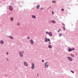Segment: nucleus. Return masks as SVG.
<instances>
[{
	"label": "nucleus",
	"mask_w": 78,
	"mask_h": 78,
	"mask_svg": "<svg viewBox=\"0 0 78 78\" xmlns=\"http://www.w3.org/2000/svg\"><path fill=\"white\" fill-rule=\"evenodd\" d=\"M19 55L20 56V57H23V54L22 53V52H19Z\"/></svg>",
	"instance_id": "f257e3e1"
},
{
	"label": "nucleus",
	"mask_w": 78,
	"mask_h": 78,
	"mask_svg": "<svg viewBox=\"0 0 78 78\" xmlns=\"http://www.w3.org/2000/svg\"><path fill=\"white\" fill-rule=\"evenodd\" d=\"M31 68L32 69H34V64L32 63L31 64Z\"/></svg>",
	"instance_id": "f03ea898"
},
{
	"label": "nucleus",
	"mask_w": 78,
	"mask_h": 78,
	"mask_svg": "<svg viewBox=\"0 0 78 78\" xmlns=\"http://www.w3.org/2000/svg\"><path fill=\"white\" fill-rule=\"evenodd\" d=\"M9 9L10 11H13V8L11 6H9Z\"/></svg>",
	"instance_id": "7ed1b4c3"
},
{
	"label": "nucleus",
	"mask_w": 78,
	"mask_h": 78,
	"mask_svg": "<svg viewBox=\"0 0 78 78\" xmlns=\"http://www.w3.org/2000/svg\"><path fill=\"white\" fill-rule=\"evenodd\" d=\"M24 66H28V63H27V62H24Z\"/></svg>",
	"instance_id": "20e7f679"
},
{
	"label": "nucleus",
	"mask_w": 78,
	"mask_h": 78,
	"mask_svg": "<svg viewBox=\"0 0 78 78\" xmlns=\"http://www.w3.org/2000/svg\"><path fill=\"white\" fill-rule=\"evenodd\" d=\"M67 58L69 59V60L70 61H72V58L71 57H68Z\"/></svg>",
	"instance_id": "39448f33"
},
{
	"label": "nucleus",
	"mask_w": 78,
	"mask_h": 78,
	"mask_svg": "<svg viewBox=\"0 0 78 78\" xmlns=\"http://www.w3.org/2000/svg\"><path fill=\"white\" fill-rule=\"evenodd\" d=\"M30 42L31 44H34V41L33 40H30Z\"/></svg>",
	"instance_id": "423d86ee"
},
{
	"label": "nucleus",
	"mask_w": 78,
	"mask_h": 78,
	"mask_svg": "<svg viewBox=\"0 0 78 78\" xmlns=\"http://www.w3.org/2000/svg\"><path fill=\"white\" fill-rule=\"evenodd\" d=\"M48 35L49 36H52V33L51 32H49Z\"/></svg>",
	"instance_id": "0eeeda50"
},
{
	"label": "nucleus",
	"mask_w": 78,
	"mask_h": 78,
	"mask_svg": "<svg viewBox=\"0 0 78 78\" xmlns=\"http://www.w3.org/2000/svg\"><path fill=\"white\" fill-rule=\"evenodd\" d=\"M32 18H33V19H36V17L34 15H32Z\"/></svg>",
	"instance_id": "6e6552de"
},
{
	"label": "nucleus",
	"mask_w": 78,
	"mask_h": 78,
	"mask_svg": "<svg viewBox=\"0 0 78 78\" xmlns=\"http://www.w3.org/2000/svg\"><path fill=\"white\" fill-rule=\"evenodd\" d=\"M48 47L49 48H50V49H51V48H52V47L51 45L50 44L48 46Z\"/></svg>",
	"instance_id": "1a4fd4ad"
},
{
	"label": "nucleus",
	"mask_w": 78,
	"mask_h": 78,
	"mask_svg": "<svg viewBox=\"0 0 78 78\" xmlns=\"http://www.w3.org/2000/svg\"><path fill=\"white\" fill-rule=\"evenodd\" d=\"M9 38L10 39H14V38H13V37L11 36H10L9 37Z\"/></svg>",
	"instance_id": "9d476101"
},
{
	"label": "nucleus",
	"mask_w": 78,
	"mask_h": 78,
	"mask_svg": "<svg viewBox=\"0 0 78 78\" xmlns=\"http://www.w3.org/2000/svg\"><path fill=\"white\" fill-rule=\"evenodd\" d=\"M0 43L2 44H4V42H3V41L1 40L0 41Z\"/></svg>",
	"instance_id": "9b49d317"
},
{
	"label": "nucleus",
	"mask_w": 78,
	"mask_h": 78,
	"mask_svg": "<svg viewBox=\"0 0 78 78\" xmlns=\"http://www.w3.org/2000/svg\"><path fill=\"white\" fill-rule=\"evenodd\" d=\"M68 51H72V48H69L68 49Z\"/></svg>",
	"instance_id": "f8f14e48"
},
{
	"label": "nucleus",
	"mask_w": 78,
	"mask_h": 78,
	"mask_svg": "<svg viewBox=\"0 0 78 78\" xmlns=\"http://www.w3.org/2000/svg\"><path fill=\"white\" fill-rule=\"evenodd\" d=\"M51 22H52V23H55V21L52 20L51 21Z\"/></svg>",
	"instance_id": "ddd939ff"
},
{
	"label": "nucleus",
	"mask_w": 78,
	"mask_h": 78,
	"mask_svg": "<svg viewBox=\"0 0 78 78\" xmlns=\"http://www.w3.org/2000/svg\"><path fill=\"white\" fill-rule=\"evenodd\" d=\"M48 40V39H47V38H45V42H47Z\"/></svg>",
	"instance_id": "4468645a"
},
{
	"label": "nucleus",
	"mask_w": 78,
	"mask_h": 78,
	"mask_svg": "<svg viewBox=\"0 0 78 78\" xmlns=\"http://www.w3.org/2000/svg\"><path fill=\"white\" fill-rule=\"evenodd\" d=\"M45 67L46 68H47L48 67V65H46L45 66Z\"/></svg>",
	"instance_id": "2eb2a0df"
},
{
	"label": "nucleus",
	"mask_w": 78,
	"mask_h": 78,
	"mask_svg": "<svg viewBox=\"0 0 78 78\" xmlns=\"http://www.w3.org/2000/svg\"><path fill=\"white\" fill-rule=\"evenodd\" d=\"M10 4L11 5H14V3L13 2H11Z\"/></svg>",
	"instance_id": "dca6fc26"
},
{
	"label": "nucleus",
	"mask_w": 78,
	"mask_h": 78,
	"mask_svg": "<svg viewBox=\"0 0 78 78\" xmlns=\"http://www.w3.org/2000/svg\"><path fill=\"white\" fill-rule=\"evenodd\" d=\"M10 20H11V21L13 20H14V18L13 17L10 18Z\"/></svg>",
	"instance_id": "f3484780"
},
{
	"label": "nucleus",
	"mask_w": 78,
	"mask_h": 78,
	"mask_svg": "<svg viewBox=\"0 0 78 78\" xmlns=\"http://www.w3.org/2000/svg\"><path fill=\"white\" fill-rule=\"evenodd\" d=\"M39 5H37V9H39Z\"/></svg>",
	"instance_id": "a211bd4d"
},
{
	"label": "nucleus",
	"mask_w": 78,
	"mask_h": 78,
	"mask_svg": "<svg viewBox=\"0 0 78 78\" xmlns=\"http://www.w3.org/2000/svg\"><path fill=\"white\" fill-rule=\"evenodd\" d=\"M49 32H48V31H46V34H49Z\"/></svg>",
	"instance_id": "6ab92c4d"
},
{
	"label": "nucleus",
	"mask_w": 78,
	"mask_h": 78,
	"mask_svg": "<svg viewBox=\"0 0 78 78\" xmlns=\"http://www.w3.org/2000/svg\"><path fill=\"white\" fill-rule=\"evenodd\" d=\"M48 41V42H50V39H48L47 42Z\"/></svg>",
	"instance_id": "aec40b11"
},
{
	"label": "nucleus",
	"mask_w": 78,
	"mask_h": 78,
	"mask_svg": "<svg viewBox=\"0 0 78 78\" xmlns=\"http://www.w3.org/2000/svg\"><path fill=\"white\" fill-rule=\"evenodd\" d=\"M71 56H72V57H74V55L73 54H71Z\"/></svg>",
	"instance_id": "412c9836"
},
{
	"label": "nucleus",
	"mask_w": 78,
	"mask_h": 78,
	"mask_svg": "<svg viewBox=\"0 0 78 78\" xmlns=\"http://www.w3.org/2000/svg\"><path fill=\"white\" fill-rule=\"evenodd\" d=\"M63 29L65 30H66V28L64 27H63Z\"/></svg>",
	"instance_id": "4be33fe9"
},
{
	"label": "nucleus",
	"mask_w": 78,
	"mask_h": 78,
	"mask_svg": "<svg viewBox=\"0 0 78 78\" xmlns=\"http://www.w3.org/2000/svg\"><path fill=\"white\" fill-rule=\"evenodd\" d=\"M59 36H60V37H61V36H62V34H59Z\"/></svg>",
	"instance_id": "5701e85b"
},
{
	"label": "nucleus",
	"mask_w": 78,
	"mask_h": 78,
	"mask_svg": "<svg viewBox=\"0 0 78 78\" xmlns=\"http://www.w3.org/2000/svg\"><path fill=\"white\" fill-rule=\"evenodd\" d=\"M71 72L72 73H74V72L73 71H71Z\"/></svg>",
	"instance_id": "b1692460"
},
{
	"label": "nucleus",
	"mask_w": 78,
	"mask_h": 78,
	"mask_svg": "<svg viewBox=\"0 0 78 78\" xmlns=\"http://www.w3.org/2000/svg\"><path fill=\"white\" fill-rule=\"evenodd\" d=\"M43 7H41V11H42V10L43 9Z\"/></svg>",
	"instance_id": "393cba45"
},
{
	"label": "nucleus",
	"mask_w": 78,
	"mask_h": 78,
	"mask_svg": "<svg viewBox=\"0 0 78 78\" xmlns=\"http://www.w3.org/2000/svg\"><path fill=\"white\" fill-rule=\"evenodd\" d=\"M17 25H18V26H19L20 25V23H18Z\"/></svg>",
	"instance_id": "a878e982"
},
{
	"label": "nucleus",
	"mask_w": 78,
	"mask_h": 78,
	"mask_svg": "<svg viewBox=\"0 0 78 78\" xmlns=\"http://www.w3.org/2000/svg\"><path fill=\"white\" fill-rule=\"evenodd\" d=\"M52 3H56V2L55 1H52Z\"/></svg>",
	"instance_id": "bb28decb"
},
{
	"label": "nucleus",
	"mask_w": 78,
	"mask_h": 78,
	"mask_svg": "<svg viewBox=\"0 0 78 78\" xmlns=\"http://www.w3.org/2000/svg\"><path fill=\"white\" fill-rule=\"evenodd\" d=\"M27 39H30V37H27Z\"/></svg>",
	"instance_id": "cd10ccee"
},
{
	"label": "nucleus",
	"mask_w": 78,
	"mask_h": 78,
	"mask_svg": "<svg viewBox=\"0 0 78 78\" xmlns=\"http://www.w3.org/2000/svg\"><path fill=\"white\" fill-rule=\"evenodd\" d=\"M60 31H61V29H59L58 32H59Z\"/></svg>",
	"instance_id": "c85d7f7f"
},
{
	"label": "nucleus",
	"mask_w": 78,
	"mask_h": 78,
	"mask_svg": "<svg viewBox=\"0 0 78 78\" xmlns=\"http://www.w3.org/2000/svg\"><path fill=\"white\" fill-rule=\"evenodd\" d=\"M6 53L7 55H9V53L8 52H6Z\"/></svg>",
	"instance_id": "c756f323"
},
{
	"label": "nucleus",
	"mask_w": 78,
	"mask_h": 78,
	"mask_svg": "<svg viewBox=\"0 0 78 78\" xmlns=\"http://www.w3.org/2000/svg\"><path fill=\"white\" fill-rule=\"evenodd\" d=\"M75 50V48H73L72 49V50Z\"/></svg>",
	"instance_id": "7c9ffc66"
},
{
	"label": "nucleus",
	"mask_w": 78,
	"mask_h": 78,
	"mask_svg": "<svg viewBox=\"0 0 78 78\" xmlns=\"http://www.w3.org/2000/svg\"><path fill=\"white\" fill-rule=\"evenodd\" d=\"M61 10H62V11H64V9H62Z\"/></svg>",
	"instance_id": "2f4dec72"
},
{
	"label": "nucleus",
	"mask_w": 78,
	"mask_h": 78,
	"mask_svg": "<svg viewBox=\"0 0 78 78\" xmlns=\"http://www.w3.org/2000/svg\"><path fill=\"white\" fill-rule=\"evenodd\" d=\"M47 63H48L47 62H46L44 63V64H45V65H46Z\"/></svg>",
	"instance_id": "473e14b6"
},
{
	"label": "nucleus",
	"mask_w": 78,
	"mask_h": 78,
	"mask_svg": "<svg viewBox=\"0 0 78 78\" xmlns=\"http://www.w3.org/2000/svg\"><path fill=\"white\" fill-rule=\"evenodd\" d=\"M49 44H51V42H49Z\"/></svg>",
	"instance_id": "72a5a7b5"
},
{
	"label": "nucleus",
	"mask_w": 78,
	"mask_h": 78,
	"mask_svg": "<svg viewBox=\"0 0 78 78\" xmlns=\"http://www.w3.org/2000/svg\"><path fill=\"white\" fill-rule=\"evenodd\" d=\"M42 62H44V60H42Z\"/></svg>",
	"instance_id": "f704fd0d"
},
{
	"label": "nucleus",
	"mask_w": 78,
	"mask_h": 78,
	"mask_svg": "<svg viewBox=\"0 0 78 78\" xmlns=\"http://www.w3.org/2000/svg\"><path fill=\"white\" fill-rule=\"evenodd\" d=\"M22 52L24 54V52L23 51H22Z\"/></svg>",
	"instance_id": "c9c22d12"
},
{
	"label": "nucleus",
	"mask_w": 78,
	"mask_h": 78,
	"mask_svg": "<svg viewBox=\"0 0 78 78\" xmlns=\"http://www.w3.org/2000/svg\"><path fill=\"white\" fill-rule=\"evenodd\" d=\"M6 59L7 60V61H9V60L8 59V58H7Z\"/></svg>",
	"instance_id": "e433bc0d"
},
{
	"label": "nucleus",
	"mask_w": 78,
	"mask_h": 78,
	"mask_svg": "<svg viewBox=\"0 0 78 78\" xmlns=\"http://www.w3.org/2000/svg\"><path fill=\"white\" fill-rule=\"evenodd\" d=\"M63 26H65V24L64 23H63Z\"/></svg>",
	"instance_id": "4c0bfd02"
},
{
	"label": "nucleus",
	"mask_w": 78,
	"mask_h": 78,
	"mask_svg": "<svg viewBox=\"0 0 78 78\" xmlns=\"http://www.w3.org/2000/svg\"><path fill=\"white\" fill-rule=\"evenodd\" d=\"M52 13H53V14H54V12H52Z\"/></svg>",
	"instance_id": "58836bf2"
},
{
	"label": "nucleus",
	"mask_w": 78,
	"mask_h": 78,
	"mask_svg": "<svg viewBox=\"0 0 78 78\" xmlns=\"http://www.w3.org/2000/svg\"><path fill=\"white\" fill-rule=\"evenodd\" d=\"M51 8V7H49V8Z\"/></svg>",
	"instance_id": "ea45409f"
},
{
	"label": "nucleus",
	"mask_w": 78,
	"mask_h": 78,
	"mask_svg": "<svg viewBox=\"0 0 78 78\" xmlns=\"http://www.w3.org/2000/svg\"><path fill=\"white\" fill-rule=\"evenodd\" d=\"M39 74H37V75L38 76Z\"/></svg>",
	"instance_id": "a19ab883"
},
{
	"label": "nucleus",
	"mask_w": 78,
	"mask_h": 78,
	"mask_svg": "<svg viewBox=\"0 0 78 78\" xmlns=\"http://www.w3.org/2000/svg\"><path fill=\"white\" fill-rule=\"evenodd\" d=\"M49 9V8H48V9Z\"/></svg>",
	"instance_id": "79ce46f5"
},
{
	"label": "nucleus",
	"mask_w": 78,
	"mask_h": 78,
	"mask_svg": "<svg viewBox=\"0 0 78 78\" xmlns=\"http://www.w3.org/2000/svg\"><path fill=\"white\" fill-rule=\"evenodd\" d=\"M5 76H6V75H5Z\"/></svg>",
	"instance_id": "37998d69"
}]
</instances>
